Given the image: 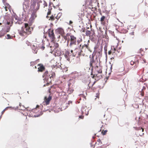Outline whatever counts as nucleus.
Masks as SVG:
<instances>
[{
    "mask_svg": "<svg viewBox=\"0 0 148 148\" xmlns=\"http://www.w3.org/2000/svg\"><path fill=\"white\" fill-rule=\"evenodd\" d=\"M38 106H38V105H37V106H36V108H37V107H38Z\"/></svg>",
    "mask_w": 148,
    "mask_h": 148,
    "instance_id": "nucleus-60",
    "label": "nucleus"
},
{
    "mask_svg": "<svg viewBox=\"0 0 148 148\" xmlns=\"http://www.w3.org/2000/svg\"><path fill=\"white\" fill-rule=\"evenodd\" d=\"M82 32H84L85 31L86 29H85L84 28H82Z\"/></svg>",
    "mask_w": 148,
    "mask_h": 148,
    "instance_id": "nucleus-36",
    "label": "nucleus"
},
{
    "mask_svg": "<svg viewBox=\"0 0 148 148\" xmlns=\"http://www.w3.org/2000/svg\"><path fill=\"white\" fill-rule=\"evenodd\" d=\"M3 23L5 25L4 30H2L0 32V37L4 35V34L6 32H8L9 31V21L8 20H4L3 21Z\"/></svg>",
    "mask_w": 148,
    "mask_h": 148,
    "instance_id": "nucleus-4",
    "label": "nucleus"
},
{
    "mask_svg": "<svg viewBox=\"0 0 148 148\" xmlns=\"http://www.w3.org/2000/svg\"><path fill=\"white\" fill-rule=\"evenodd\" d=\"M97 76V74H96V75H93V76L92 77V78H95V77H96V76Z\"/></svg>",
    "mask_w": 148,
    "mask_h": 148,
    "instance_id": "nucleus-32",
    "label": "nucleus"
},
{
    "mask_svg": "<svg viewBox=\"0 0 148 148\" xmlns=\"http://www.w3.org/2000/svg\"><path fill=\"white\" fill-rule=\"evenodd\" d=\"M97 71L99 73H102V71L101 69H100L99 70Z\"/></svg>",
    "mask_w": 148,
    "mask_h": 148,
    "instance_id": "nucleus-27",
    "label": "nucleus"
},
{
    "mask_svg": "<svg viewBox=\"0 0 148 148\" xmlns=\"http://www.w3.org/2000/svg\"><path fill=\"white\" fill-rule=\"evenodd\" d=\"M88 113L86 114V115H88Z\"/></svg>",
    "mask_w": 148,
    "mask_h": 148,
    "instance_id": "nucleus-56",
    "label": "nucleus"
},
{
    "mask_svg": "<svg viewBox=\"0 0 148 148\" xmlns=\"http://www.w3.org/2000/svg\"><path fill=\"white\" fill-rule=\"evenodd\" d=\"M53 7H54V8H56V6H53Z\"/></svg>",
    "mask_w": 148,
    "mask_h": 148,
    "instance_id": "nucleus-59",
    "label": "nucleus"
},
{
    "mask_svg": "<svg viewBox=\"0 0 148 148\" xmlns=\"http://www.w3.org/2000/svg\"><path fill=\"white\" fill-rule=\"evenodd\" d=\"M82 51V50H80V53H81Z\"/></svg>",
    "mask_w": 148,
    "mask_h": 148,
    "instance_id": "nucleus-57",
    "label": "nucleus"
},
{
    "mask_svg": "<svg viewBox=\"0 0 148 148\" xmlns=\"http://www.w3.org/2000/svg\"><path fill=\"white\" fill-rule=\"evenodd\" d=\"M112 69V65L111 66V67H110V69L111 70Z\"/></svg>",
    "mask_w": 148,
    "mask_h": 148,
    "instance_id": "nucleus-50",
    "label": "nucleus"
},
{
    "mask_svg": "<svg viewBox=\"0 0 148 148\" xmlns=\"http://www.w3.org/2000/svg\"><path fill=\"white\" fill-rule=\"evenodd\" d=\"M48 72L47 71H46L42 75V77L43 78L45 77L43 80H46L47 83H48V78H49V76L48 75Z\"/></svg>",
    "mask_w": 148,
    "mask_h": 148,
    "instance_id": "nucleus-7",
    "label": "nucleus"
},
{
    "mask_svg": "<svg viewBox=\"0 0 148 148\" xmlns=\"http://www.w3.org/2000/svg\"><path fill=\"white\" fill-rule=\"evenodd\" d=\"M85 34L87 36H89L91 34V32L90 30H86Z\"/></svg>",
    "mask_w": 148,
    "mask_h": 148,
    "instance_id": "nucleus-12",
    "label": "nucleus"
},
{
    "mask_svg": "<svg viewBox=\"0 0 148 148\" xmlns=\"http://www.w3.org/2000/svg\"><path fill=\"white\" fill-rule=\"evenodd\" d=\"M45 85H45V84H44V85H43V86H45Z\"/></svg>",
    "mask_w": 148,
    "mask_h": 148,
    "instance_id": "nucleus-63",
    "label": "nucleus"
},
{
    "mask_svg": "<svg viewBox=\"0 0 148 148\" xmlns=\"http://www.w3.org/2000/svg\"><path fill=\"white\" fill-rule=\"evenodd\" d=\"M73 50H71V53H73Z\"/></svg>",
    "mask_w": 148,
    "mask_h": 148,
    "instance_id": "nucleus-48",
    "label": "nucleus"
},
{
    "mask_svg": "<svg viewBox=\"0 0 148 148\" xmlns=\"http://www.w3.org/2000/svg\"><path fill=\"white\" fill-rule=\"evenodd\" d=\"M134 63H135V62H134V61H133L132 60V61L130 62V64H131V65H134Z\"/></svg>",
    "mask_w": 148,
    "mask_h": 148,
    "instance_id": "nucleus-28",
    "label": "nucleus"
},
{
    "mask_svg": "<svg viewBox=\"0 0 148 148\" xmlns=\"http://www.w3.org/2000/svg\"><path fill=\"white\" fill-rule=\"evenodd\" d=\"M60 5L59 4L58 5H57L56 6H59Z\"/></svg>",
    "mask_w": 148,
    "mask_h": 148,
    "instance_id": "nucleus-55",
    "label": "nucleus"
},
{
    "mask_svg": "<svg viewBox=\"0 0 148 148\" xmlns=\"http://www.w3.org/2000/svg\"><path fill=\"white\" fill-rule=\"evenodd\" d=\"M72 101H68V104L69 105L70 103H72Z\"/></svg>",
    "mask_w": 148,
    "mask_h": 148,
    "instance_id": "nucleus-34",
    "label": "nucleus"
},
{
    "mask_svg": "<svg viewBox=\"0 0 148 148\" xmlns=\"http://www.w3.org/2000/svg\"><path fill=\"white\" fill-rule=\"evenodd\" d=\"M94 62V59H91L90 60V62L91 64H92V63Z\"/></svg>",
    "mask_w": 148,
    "mask_h": 148,
    "instance_id": "nucleus-25",
    "label": "nucleus"
},
{
    "mask_svg": "<svg viewBox=\"0 0 148 148\" xmlns=\"http://www.w3.org/2000/svg\"><path fill=\"white\" fill-rule=\"evenodd\" d=\"M40 116V114H38L37 115H35L34 116V117H36L39 116Z\"/></svg>",
    "mask_w": 148,
    "mask_h": 148,
    "instance_id": "nucleus-35",
    "label": "nucleus"
},
{
    "mask_svg": "<svg viewBox=\"0 0 148 148\" xmlns=\"http://www.w3.org/2000/svg\"><path fill=\"white\" fill-rule=\"evenodd\" d=\"M52 97L49 95L47 99L45 101V103L46 105H48L49 104V102L51 99Z\"/></svg>",
    "mask_w": 148,
    "mask_h": 148,
    "instance_id": "nucleus-10",
    "label": "nucleus"
},
{
    "mask_svg": "<svg viewBox=\"0 0 148 148\" xmlns=\"http://www.w3.org/2000/svg\"><path fill=\"white\" fill-rule=\"evenodd\" d=\"M64 56H65L66 58H67V59L68 60H69V58H68V56L67 55H66V54H65L64 55Z\"/></svg>",
    "mask_w": 148,
    "mask_h": 148,
    "instance_id": "nucleus-30",
    "label": "nucleus"
},
{
    "mask_svg": "<svg viewBox=\"0 0 148 148\" xmlns=\"http://www.w3.org/2000/svg\"><path fill=\"white\" fill-rule=\"evenodd\" d=\"M10 110L14 109V110H16V109H18V107L17 106V107H16L15 108L14 107H12L10 106Z\"/></svg>",
    "mask_w": 148,
    "mask_h": 148,
    "instance_id": "nucleus-17",
    "label": "nucleus"
},
{
    "mask_svg": "<svg viewBox=\"0 0 148 148\" xmlns=\"http://www.w3.org/2000/svg\"><path fill=\"white\" fill-rule=\"evenodd\" d=\"M90 65L91 66H92V64H91L90 62Z\"/></svg>",
    "mask_w": 148,
    "mask_h": 148,
    "instance_id": "nucleus-51",
    "label": "nucleus"
},
{
    "mask_svg": "<svg viewBox=\"0 0 148 148\" xmlns=\"http://www.w3.org/2000/svg\"><path fill=\"white\" fill-rule=\"evenodd\" d=\"M52 9V8H51V9H48V12H47V15L46 16L47 18H48V17H49V16H48L50 14H51V10Z\"/></svg>",
    "mask_w": 148,
    "mask_h": 148,
    "instance_id": "nucleus-15",
    "label": "nucleus"
},
{
    "mask_svg": "<svg viewBox=\"0 0 148 148\" xmlns=\"http://www.w3.org/2000/svg\"><path fill=\"white\" fill-rule=\"evenodd\" d=\"M61 14H62L61 13H59L57 15V16H58V15H59V18H59L61 16Z\"/></svg>",
    "mask_w": 148,
    "mask_h": 148,
    "instance_id": "nucleus-40",
    "label": "nucleus"
},
{
    "mask_svg": "<svg viewBox=\"0 0 148 148\" xmlns=\"http://www.w3.org/2000/svg\"><path fill=\"white\" fill-rule=\"evenodd\" d=\"M26 43L27 45V46H29V45L30 46V43L29 42H28V41H27L26 42Z\"/></svg>",
    "mask_w": 148,
    "mask_h": 148,
    "instance_id": "nucleus-26",
    "label": "nucleus"
},
{
    "mask_svg": "<svg viewBox=\"0 0 148 148\" xmlns=\"http://www.w3.org/2000/svg\"><path fill=\"white\" fill-rule=\"evenodd\" d=\"M107 47H104V50L105 51V54L106 55V57L107 56Z\"/></svg>",
    "mask_w": 148,
    "mask_h": 148,
    "instance_id": "nucleus-19",
    "label": "nucleus"
},
{
    "mask_svg": "<svg viewBox=\"0 0 148 148\" xmlns=\"http://www.w3.org/2000/svg\"><path fill=\"white\" fill-rule=\"evenodd\" d=\"M97 142H99V144L100 143H101V144H102V142L100 139H99L97 140Z\"/></svg>",
    "mask_w": 148,
    "mask_h": 148,
    "instance_id": "nucleus-29",
    "label": "nucleus"
},
{
    "mask_svg": "<svg viewBox=\"0 0 148 148\" xmlns=\"http://www.w3.org/2000/svg\"><path fill=\"white\" fill-rule=\"evenodd\" d=\"M112 52L111 50H110L108 52V54L109 55H110L111 53Z\"/></svg>",
    "mask_w": 148,
    "mask_h": 148,
    "instance_id": "nucleus-39",
    "label": "nucleus"
},
{
    "mask_svg": "<svg viewBox=\"0 0 148 148\" xmlns=\"http://www.w3.org/2000/svg\"><path fill=\"white\" fill-rule=\"evenodd\" d=\"M10 12L11 13L12 16H11V20H10V21H11L12 23H13L14 21L15 23H17L19 25L21 23V22L18 19L17 16L14 13L13 10H12V12L10 10Z\"/></svg>",
    "mask_w": 148,
    "mask_h": 148,
    "instance_id": "nucleus-3",
    "label": "nucleus"
},
{
    "mask_svg": "<svg viewBox=\"0 0 148 148\" xmlns=\"http://www.w3.org/2000/svg\"><path fill=\"white\" fill-rule=\"evenodd\" d=\"M85 46L87 48H88V46L87 45H85Z\"/></svg>",
    "mask_w": 148,
    "mask_h": 148,
    "instance_id": "nucleus-47",
    "label": "nucleus"
},
{
    "mask_svg": "<svg viewBox=\"0 0 148 148\" xmlns=\"http://www.w3.org/2000/svg\"><path fill=\"white\" fill-rule=\"evenodd\" d=\"M94 55L93 54H92V58H91V59H94Z\"/></svg>",
    "mask_w": 148,
    "mask_h": 148,
    "instance_id": "nucleus-42",
    "label": "nucleus"
},
{
    "mask_svg": "<svg viewBox=\"0 0 148 148\" xmlns=\"http://www.w3.org/2000/svg\"><path fill=\"white\" fill-rule=\"evenodd\" d=\"M84 116H79V118L81 119H83L84 118Z\"/></svg>",
    "mask_w": 148,
    "mask_h": 148,
    "instance_id": "nucleus-31",
    "label": "nucleus"
},
{
    "mask_svg": "<svg viewBox=\"0 0 148 148\" xmlns=\"http://www.w3.org/2000/svg\"><path fill=\"white\" fill-rule=\"evenodd\" d=\"M45 48V47L44 46H42V47H41V48H42L43 49H44Z\"/></svg>",
    "mask_w": 148,
    "mask_h": 148,
    "instance_id": "nucleus-46",
    "label": "nucleus"
},
{
    "mask_svg": "<svg viewBox=\"0 0 148 148\" xmlns=\"http://www.w3.org/2000/svg\"><path fill=\"white\" fill-rule=\"evenodd\" d=\"M34 63V62H30V64H31L30 65H31V66H32V63Z\"/></svg>",
    "mask_w": 148,
    "mask_h": 148,
    "instance_id": "nucleus-44",
    "label": "nucleus"
},
{
    "mask_svg": "<svg viewBox=\"0 0 148 148\" xmlns=\"http://www.w3.org/2000/svg\"><path fill=\"white\" fill-rule=\"evenodd\" d=\"M9 108L8 107H7L6 108H5L2 112V114H3L4 112L5 111V110L8 109Z\"/></svg>",
    "mask_w": 148,
    "mask_h": 148,
    "instance_id": "nucleus-24",
    "label": "nucleus"
},
{
    "mask_svg": "<svg viewBox=\"0 0 148 148\" xmlns=\"http://www.w3.org/2000/svg\"><path fill=\"white\" fill-rule=\"evenodd\" d=\"M95 82H94V83H93V84H92V86H93V85L95 84Z\"/></svg>",
    "mask_w": 148,
    "mask_h": 148,
    "instance_id": "nucleus-54",
    "label": "nucleus"
},
{
    "mask_svg": "<svg viewBox=\"0 0 148 148\" xmlns=\"http://www.w3.org/2000/svg\"><path fill=\"white\" fill-rule=\"evenodd\" d=\"M105 18V17L104 16H102L101 18V21H103Z\"/></svg>",
    "mask_w": 148,
    "mask_h": 148,
    "instance_id": "nucleus-20",
    "label": "nucleus"
},
{
    "mask_svg": "<svg viewBox=\"0 0 148 148\" xmlns=\"http://www.w3.org/2000/svg\"><path fill=\"white\" fill-rule=\"evenodd\" d=\"M54 45L56 48H57L59 47V45L58 43H54Z\"/></svg>",
    "mask_w": 148,
    "mask_h": 148,
    "instance_id": "nucleus-18",
    "label": "nucleus"
},
{
    "mask_svg": "<svg viewBox=\"0 0 148 148\" xmlns=\"http://www.w3.org/2000/svg\"><path fill=\"white\" fill-rule=\"evenodd\" d=\"M49 78H48V83L46 84L47 85L49 84V83H51L52 80H53L54 78L55 77V73L52 71L50 72L49 74Z\"/></svg>",
    "mask_w": 148,
    "mask_h": 148,
    "instance_id": "nucleus-5",
    "label": "nucleus"
},
{
    "mask_svg": "<svg viewBox=\"0 0 148 148\" xmlns=\"http://www.w3.org/2000/svg\"><path fill=\"white\" fill-rule=\"evenodd\" d=\"M56 31L62 35L64 34V32L63 29L61 28H58L56 30Z\"/></svg>",
    "mask_w": 148,
    "mask_h": 148,
    "instance_id": "nucleus-8",
    "label": "nucleus"
},
{
    "mask_svg": "<svg viewBox=\"0 0 148 148\" xmlns=\"http://www.w3.org/2000/svg\"><path fill=\"white\" fill-rule=\"evenodd\" d=\"M63 38L65 40H67V37L66 36H64Z\"/></svg>",
    "mask_w": 148,
    "mask_h": 148,
    "instance_id": "nucleus-33",
    "label": "nucleus"
},
{
    "mask_svg": "<svg viewBox=\"0 0 148 148\" xmlns=\"http://www.w3.org/2000/svg\"><path fill=\"white\" fill-rule=\"evenodd\" d=\"M2 25V23H0V25Z\"/></svg>",
    "mask_w": 148,
    "mask_h": 148,
    "instance_id": "nucleus-64",
    "label": "nucleus"
},
{
    "mask_svg": "<svg viewBox=\"0 0 148 148\" xmlns=\"http://www.w3.org/2000/svg\"><path fill=\"white\" fill-rule=\"evenodd\" d=\"M53 3H51V2H50L49 3V6H50V5H51V4H52Z\"/></svg>",
    "mask_w": 148,
    "mask_h": 148,
    "instance_id": "nucleus-43",
    "label": "nucleus"
},
{
    "mask_svg": "<svg viewBox=\"0 0 148 148\" xmlns=\"http://www.w3.org/2000/svg\"><path fill=\"white\" fill-rule=\"evenodd\" d=\"M69 40L67 41V44H68V43H69Z\"/></svg>",
    "mask_w": 148,
    "mask_h": 148,
    "instance_id": "nucleus-52",
    "label": "nucleus"
},
{
    "mask_svg": "<svg viewBox=\"0 0 148 148\" xmlns=\"http://www.w3.org/2000/svg\"><path fill=\"white\" fill-rule=\"evenodd\" d=\"M56 18L57 19H58L57 16H56L55 17L53 15H52L51 16H50V18L51 20L53 21L54 20L55 18Z\"/></svg>",
    "mask_w": 148,
    "mask_h": 148,
    "instance_id": "nucleus-14",
    "label": "nucleus"
},
{
    "mask_svg": "<svg viewBox=\"0 0 148 148\" xmlns=\"http://www.w3.org/2000/svg\"><path fill=\"white\" fill-rule=\"evenodd\" d=\"M10 39L12 38H11V36L10 35Z\"/></svg>",
    "mask_w": 148,
    "mask_h": 148,
    "instance_id": "nucleus-58",
    "label": "nucleus"
},
{
    "mask_svg": "<svg viewBox=\"0 0 148 148\" xmlns=\"http://www.w3.org/2000/svg\"><path fill=\"white\" fill-rule=\"evenodd\" d=\"M139 130L140 131H141L143 132L144 130V129H143L142 128H140Z\"/></svg>",
    "mask_w": 148,
    "mask_h": 148,
    "instance_id": "nucleus-38",
    "label": "nucleus"
},
{
    "mask_svg": "<svg viewBox=\"0 0 148 148\" xmlns=\"http://www.w3.org/2000/svg\"><path fill=\"white\" fill-rule=\"evenodd\" d=\"M134 32H132L131 33V34L132 35H134Z\"/></svg>",
    "mask_w": 148,
    "mask_h": 148,
    "instance_id": "nucleus-45",
    "label": "nucleus"
},
{
    "mask_svg": "<svg viewBox=\"0 0 148 148\" xmlns=\"http://www.w3.org/2000/svg\"><path fill=\"white\" fill-rule=\"evenodd\" d=\"M69 35V33H67L66 34V36H68Z\"/></svg>",
    "mask_w": 148,
    "mask_h": 148,
    "instance_id": "nucleus-53",
    "label": "nucleus"
},
{
    "mask_svg": "<svg viewBox=\"0 0 148 148\" xmlns=\"http://www.w3.org/2000/svg\"><path fill=\"white\" fill-rule=\"evenodd\" d=\"M84 47V46H82V49H83V48Z\"/></svg>",
    "mask_w": 148,
    "mask_h": 148,
    "instance_id": "nucleus-62",
    "label": "nucleus"
},
{
    "mask_svg": "<svg viewBox=\"0 0 148 148\" xmlns=\"http://www.w3.org/2000/svg\"><path fill=\"white\" fill-rule=\"evenodd\" d=\"M36 16V12L34 11L31 14V18L33 19H34Z\"/></svg>",
    "mask_w": 148,
    "mask_h": 148,
    "instance_id": "nucleus-11",
    "label": "nucleus"
},
{
    "mask_svg": "<svg viewBox=\"0 0 148 148\" xmlns=\"http://www.w3.org/2000/svg\"><path fill=\"white\" fill-rule=\"evenodd\" d=\"M25 108L23 106L22 107H21L19 108V110H24L25 109Z\"/></svg>",
    "mask_w": 148,
    "mask_h": 148,
    "instance_id": "nucleus-21",
    "label": "nucleus"
},
{
    "mask_svg": "<svg viewBox=\"0 0 148 148\" xmlns=\"http://www.w3.org/2000/svg\"><path fill=\"white\" fill-rule=\"evenodd\" d=\"M71 40H76V38L74 36L72 35L70 36Z\"/></svg>",
    "mask_w": 148,
    "mask_h": 148,
    "instance_id": "nucleus-16",
    "label": "nucleus"
},
{
    "mask_svg": "<svg viewBox=\"0 0 148 148\" xmlns=\"http://www.w3.org/2000/svg\"><path fill=\"white\" fill-rule=\"evenodd\" d=\"M19 106H20V107H21V103H20L19 104Z\"/></svg>",
    "mask_w": 148,
    "mask_h": 148,
    "instance_id": "nucleus-49",
    "label": "nucleus"
},
{
    "mask_svg": "<svg viewBox=\"0 0 148 148\" xmlns=\"http://www.w3.org/2000/svg\"><path fill=\"white\" fill-rule=\"evenodd\" d=\"M107 132V130H105L103 132V131L101 132V133L102 134V135H105L106 133V132Z\"/></svg>",
    "mask_w": 148,
    "mask_h": 148,
    "instance_id": "nucleus-22",
    "label": "nucleus"
},
{
    "mask_svg": "<svg viewBox=\"0 0 148 148\" xmlns=\"http://www.w3.org/2000/svg\"><path fill=\"white\" fill-rule=\"evenodd\" d=\"M81 47V45H79V47Z\"/></svg>",
    "mask_w": 148,
    "mask_h": 148,
    "instance_id": "nucleus-61",
    "label": "nucleus"
},
{
    "mask_svg": "<svg viewBox=\"0 0 148 148\" xmlns=\"http://www.w3.org/2000/svg\"><path fill=\"white\" fill-rule=\"evenodd\" d=\"M29 0H25L23 4V11L22 14V18L25 19L26 17V11L29 8Z\"/></svg>",
    "mask_w": 148,
    "mask_h": 148,
    "instance_id": "nucleus-2",
    "label": "nucleus"
},
{
    "mask_svg": "<svg viewBox=\"0 0 148 148\" xmlns=\"http://www.w3.org/2000/svg\"><path fill=\"white\" fill-rule=\"evenodd\" d=\"M5 12L7 11L8 9H9V6L8 5V6H5Z\"/></svg>",
    "mask_w": 148,
    "mask_h": 148,
    "instance_id": "nucleus-23",
    "label": "nucleus"
},
{
    "mask_svg": "<svg viewBox=\"0 0 148 148\" xmlns=\"http://www.w3.org/2000/svg\"><path fill=\"white\" fill-rule=\"evenodd\" d=\"M73 23V22L71 21H69V25H71Z\"/></svg>",
    "mask_w": 148,
    "mask_h": 148,
    "instance_id": "nucleus-41",
    "label": "nucleus"
},
{
    "mask_svg": "<svg viewBox=\"0 0 148 148\" xmlns=\"http://www.w3.org/2000/svg\"><path fill=\"white\" fill-rule=\"evenodd\" d=\"M76 40H71V42L70 43V46H71L73 44L75 45Z\"/></svg>",
    "mask_w": 148,
    "mask_h": 148,
    "instance_id": "nucleus-13",
    "label": "nucleus"
},
{
    "mask_svg": "<svg viewBox=\"0 0 148 148\" xmlns=\"http://www.w3.org/2000/svg\"><path fill=\"white\" fill-rule=\"evenodd\" d=\"M6 38L8 39H9V34H7V37H6Z\"/></svg>",
    "mask_w": 148,
    "mask_h": 148,
    "instance_id": "nucleus-37",
    "label": "nucleus"
},
{
    "mask_svg": "<svg viewBox=\"0 0 148 148\" xmlns=\"http://www.w3.org/2000/svg\"><path fill=\"white\" fill-rule=\"evenodd\" d=\"M33 30V28H31L30 25L27 23H25V27L23 28L21 27V28L18 30V33L21 36H24L25 38L27 36V34H29L31 33L32 30Z\"/></svg>",
    "mask_w": 148,
    "mask_h": 148,
    "instance_id": "nucleus-1",
    "label": "nucleus"
},
{
    "mask_svg": "<svg viewBox=\"0 0 148 148\" xmlns=\"http://www.w3.org/2000/svg\"><path fill=\"white\" fill-rule=\"evenodd\" d=\"M48 33L49 36L52 39L51 41L52 42L55 39V35L53 33V30H52L51 31V29L50 28L48 30Z\"/></svg>",
    "mask_w": 148,
    "mask_h": 148,
    "instance_id": "nucleus-6",
    "label": "nucleus"
},
{
    "mask_svg": "<svg viewBox=\"0 0 148 148\" xmlns=\"http://www.w3.org/2000/svg\"><path fill=\"white\" fill-rule=\"evenodd\" d=\"M39 65L40 66L38 68V71L42 72L45 70V67L42 64H40Z\"/></svg>",
    "mask_w": 148,
    "mask_h": 148,
    "instance_id": "nucleus-9",
    "label": "nucleus"
}]
</instances>
